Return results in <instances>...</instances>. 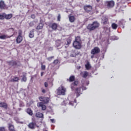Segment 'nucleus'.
Instances as JSON below:
<instances>
[{"label": "nucleus", "mask_w": 131, "mask_h": 131, "mask_svg": "<svg viewBox=\"0 0 131 131\" xmlns=\"http://www.w3.org/2000/svg\"><path fill=\"white\" fill-rule=\"evenodd\" d=\"M39 100L41 102L37 103V106L38 107H41L42 110L45 111L47 109V106L43 104H49L50 103V98L48 97L40 96L39 97Z\"/></svg>", "instance_id": "1"}, {"label": "nucleus", "mask_w": 131, "mask_h": 131, "mask_svg": "<svg viewBox=\"0 0 131 131\" xmlns=\"http://www.w3.org/2000/svg\"><path fill=\"white\" fill-rule=\"evenodd\" d=\"M78 85V81H75L74 82L71 84V89L72 91H75V94L76 95V98H78L82 93H81V88H75V86H77Z\"/></svg>", "instance_id": "2"}, {"label": "nucleus", "mask_w": 131, "mask_h": 131, "mask_svg": "<svg viewBox=\"0 0 131 131\" xmlns=\"http://www.w3.org/2000/svg\"><path fill=\"white\" fill-rule=\"evenodd\" d=\"M99 27H100V23L97 21H95L92 24H90L88 25L87 29L89 31H94V30H96Z\"/></svg>", "instance_id": "3"}, {"label": "nucleus", "mask_w": 131, "mask_h": 131, "mask_svg": "<svg viewBox=\"0 0 131 131\" xmlns=\"http://www.w3.org/2000/svg\"><path fill=\"white\" fill-rule=\"evenodd\" d=\"M104 5L107 9H112V8H114V6H115V2H114L113 0L107 1L105 2Z\"/></svg>", "instance_id": "4"}, {"label": "nucleus", "mask_w": 131, "mask_h": 131, "mask_svg": "<svg viewBox=\"0 0 131 131\" xmlns=\"http://www.w3.org/2000/svg\"><path fill=\"white\" fill-rule=\"evenodd\" d=\"M7 63L9 66H17V67H20L21 66V63L20 61L11 60L7 61Z\"/></svg>", "instance_id": "5"}, {"label": "nucleus", "mask_w": 131, "mask_h": 131, "mask_svg": "<svg viewBox=\"0 0 131 131\" xmlns=\"http://www.w3.org/2000/svg\"><path fill=\"white\" fill-rule=\"evenodd\" d=\"M81 45H82V42L74 41L73 43V47H74L76 50H80V49L82 47Z\"/></svg>", "instance_id": "6"}, {"label": "nucleus", "mask_w": 131, "mask_h": 131, "mask_svg": "<svg viewBox=\"0 0 131 131\" xmlns=\"http://www.w3.org/2000/svg\"><path fill=\"white\" fill-rule=\"evenodd\" d=\"M66 92V89L64 88L63 86H60L57 90V94L64 96L65 95Z\"/></svg>", "instance_id": "7"}, {"label": "nucleus", "mask_w": 131, "mask_h": 131, "mask_svg": "<svg viewBox=\"0 0 131 131\" xmlns=\"http://www.w3.org/2000/svg\"><path fill=\"white\" fill-rule=\"evenodd\" d=\"M84 10L86 13H90L93 11V6H91L90 5H85L83 7Z\"/></svg>", "instance_id": "8"}, {"label": "nucleus", "mask_w": 131, "mask_h": 131, "mask_svg": "<svg viewBox=\"0 0 131 131\" xmlns=\"http://www.w3.org/2000/svg\"><path fill=\"white\" fill-rule=\"evenodd\" d=\"M101 52L100 48L98 47H94V49H92L91 52V55H96V54H99Z\"/></svg>", "instance_id": "9"}, {"label": "nucleus", "mask_w": 131, "mask_h": 131, "mask_svg": "<svg viewBox=\"0 0 131 131\" xmlns=\"http://www.w3.org/2000/svg\"><path fill=\"white\" fill-rule=\"evenodd\" d=\"M71 41H72V38L71 37H69L66 39L64 41V46L66 48H68L70 44L71 43Z\"/></svg>", "instance_id": "10"}, {"label": "nucleus", "mask_w": 131, "mask_h": 131, "mask_svg": "<svg viewBox=\"0 0 131 131\" xmlns=\"http://www.w3.org/2000/svg\"><path fill=\"white\" fill-rule=\"evenodd\" d=\"M71 41H72V38L71 37H69L66 39L64 41V46L66 48H68L70 44L71 43Z\"/></svg>", "instance_id": "11"}, {"label": "nucleus", "mask_w": 131, "mask_h": 131, "mask_svg": "<svg viewBox=\"0 0 131 131\" xmlns=\"http://www.w3.org/2000/svg\"><path fill=\"white\" fill-rule=\"evenodd\" d=\"M28 126L29 128H30V129H34L35 128V126H36V122L33 121V122H30L28 125Z\"/></svg>", "instance_id": "12"}, {"label": "nucleus", "mask_w": 131, "mask_h": 131, "mask_svg": "<svg viewBox=\"0 0 131 131\" xmlns=\"http://www.w3.org/2000/svg\"><path fill=\"white\" fill-rule=\"evenodd\" d=\"M0 9L1 10H6L7 9V5H6L5 2L3 0L0 1Z\"/></svg>", "instance_id": "13"}, {"label": "nucleus", "mask_w": 131, "mask_h": 131, "mask_svg": "<svg viewBox=\"0 0 131 131\" xmlns=\"http://www.w3.org/2000/svg\"><path fill=\"white\" fill-rule=\"evenodd\" d=\"M20 80V78L16 76H14L13 78L10 80V82H18Z\"/></svg>", "instance_id": "14"}, {"label": "nucleus", "mask_w": 131, "mask_h": 131, "mask_svg": "<svg viewBox=\"0 0 131 131\" xmlns=\"http://www.w3.org/2000/svg\"><path fill=\"white\" fill-rule=\"evenodd\" d=\"M0 107L7 110L8 109V104L6 102H0Z\"/></svg>", "instance_id": "15"}, {"label": "nucleus", "mask_w": 131, "mask_h": 131, "mask_svg": "<svg viewBox=\"0 0 131 131\" xmlns=\"http://www.w3.org/2000/svg\"><path fill=\"white\" fill-rule=\"evenodd\" d=\"M5 18L6 20H10V19H12V18H13V14L10 13L7 14L5 13Z\"/></svg>", "instance_id": "16"}, {"label": "nucleus", "mask_w": 131, "mask_h": 131, "mask_svg": "<svg viewBox=\"0 0 131 131\" xmlns=\"http://www.w3.org/2000/svg\"><path fill=\"white\" fill-rule=\"evenodd\" d=\"M125 22L126 21L124 20V19H121L119 21L118 24L120 26H122V28L124 29Z\"/></svg>", "instance_id": "17"}, {"label": "nucleus", "mask_w": 131, "mask_h": 131, "mask_svg": "<svg viewBox=\"0 0 131 131\" xmlns=\"http://www.w3.org/2000/svg\"><path fill=\"white\" fill-rule=\"evenodd\" d=\"M11 36H9L8 35H1L0 36V39H7L8 38H11L12 37Z\"/></svg>", "instance_id": "18"}, {"label": "nucleus", "mask_w": 131, "mask_h": 131, "mask_svg": "<svg viewBox=\"0 0 131 131\" xmlns=\"http://www.w3.org/2000/svg\"><path fill=\"white\" fill-rule=\"evenodd\" d=\"M50 27L53 29V30H57V28H58V24L56 23H53L51 25Z\"/></svg>", "instance_id": "19"}, {"label": "nucleus", "mask_w": 131, "mask_h": 131, "mask_svg": "<svg viewBox=\"0 0 131 131\" xmlns=\"http://www.w3.org/2000/svg\"><path fill=\"white\" fill-rule=\"evenodd\" d=\"M22 40H23V37L22 36H18L16 38L17 43H20Z\"/></svg>", "instance_id": "20"}, {"label": "nucleus", "mask_w": 131, "mask_h": 131, "mask_svg": "<svg viewBox=\"0 0 131 131\" xmlns=\"http://www.w3.org/2000/svg\"><path fill=\"white\" fill-rule=\"evenodd\" d=\"M29 37H30V38H33V37H34V29L30 31Z\"/></svg>", "instance_id": "21"}, {"label": "nucleus", "mask_w": 131, "mask_h": 131, "mask_svg": "<svg viewBox=\"0 0 131 131\" xmlns=\"http://www.w3.org/2000/svg\"><path fill=\"white\" fill-rule=\"evenodd\" d=\"M35 116L38 118H43V114L40 112H37L36 113Z\"/></svg>", "instance_id": "22"}, {"label": "nucleus", "mask_w": 131, "mask_h": 131, "mask_svg": "<svg viewBox=\"0 0 131 131\" xmlns=\"http://www.w3.org/2000/svg\"><path fill=\"white\" fill-rule=\"evenodd\" d=\"M67 80L68 81H69V82H73V81H75V76H71L69 79H68Z\"/></svg>", "instance_id": "23"}, {"label": "nucleus", "mask_w": 131, "mask_h": 131, "mask_svg": "<svg viewBox=\"0 0 131 131\" xmlns=\"http://www.w3.org/2000/svg\"><path fill=\"white\" fill-rule=\"evenodd\" d=\"M81 74H82V77H83V78H86V77L89 76V72H88L87 71L82 72Z\"/></svg>", "instance_id": "24"}, {"label": "nucleus", "mask_w": 131, "mask_h": 131, "mask_svg": "<svg viewBox=\"0 0 131 131\" xmlns=\"http://www.w3.org/2000/svg\"><path fill=\"white\" fill-rule=\"evenodd\" d=\"M27 113L29 114V115H30V116H32L33 115V112H32V110H31V108H28L27 109L26 111Z\"/></svg>", "instance_id": "25"}, {"label": "nucleus", "mask_w": 131, "mask_h": 131, "mask_svg": "<svg viewBox=\"0 0 131 131\" xmlns=\"http://www.w3.org/2000/svg\"><path fill=\"white\" fill-rule=\"evenodd\" d=\"M69 21H70V22H71V23H73V22H74V21H75V17H74V16H69Z\"/></svg>", "instance_id": "26"}, {"label": "nucleus", "mask_w": 131, "mask_h": 131, "mask_svg": "<svg viewBox=\"0 0 131 131\" xmlns=\"http://www.w3.org/2000/svg\"><path fill=\"white\" fill-rule=\"evenodd\" d=\"M42 28H43V24H42V23H40L38 25V26L36 28V29H37V30H39L40 29H42Z\"/></svg>", "instance_id": "27"}, {"label": "nucleus", "mask_w": 131, "mask_h": 131, "mask_svg": "<svg viewBox=\"0 0 131 131\" xmlns=\"http://www.w3.org/2000/svg\"><path fill=\"white\" fill-rule=\"evenodd\" d=\"M74 41H78L79 42H82L81 38L80 36H76L75 37V40Z\"/></svg>", "instance_id": "28"}, {"label": "nucleus", "mask_w": 131, "mask_h": 131, "mask_svg": "<svg viewBox=\"0 0 131 131\" xmlns=\"http://www.w3.org/2000/svg\"><path fill=\"white\" fill-rule=\"evenodd\" d=\"M85 67L86 69V70H90L91 68H92V67L91 66V64H90V62H88L85 65Z\"/></svg>", "instance_id": "29"}, {"label": "nucleus", "mask_w": 131, "mask_h": 131, "mask_svg": "<svg viewBox=\"0 0 131 131\" xmlns=\"http://www.w3.org/2000/svg\"><path fill=\"white\" fill-rule=\"evenodd\" d=\"M77 55V53L75 52V50H72L71 53V57H75Z\"/></svg>", "instance_id": "30"}, {"label": "nucleus", "mask_w": 131, "mask_h": 131, "mask_svg": "<svg viewBox=\"0 0 131 131\" xmlns=\"http://www.w3.org/2000/svg\"><path fill=\"white\" fill-rule=\"evenodd\" d=\"M117 27H118V26L117 25V24H115V23H113L112 24V28H113V29H117Z\"/></svg>", "instance_id": "31"}, {"label": "nucleus", "mask_w": 131, "mask_h": 131, "mask_svg": "<svg viewBox=\"0 0 131 131\" xmlns=\"http://www.w3.org/2000/svg\"><path fill=\"white\" fill-rule=\"evenodd\" d=\"M27 81V78L26 77V75H23V78L21 79V81H24L25 82H26Z\"/></svg>", "instance_id": "32"}, {"label": "nucleus", "mask_w": 131, "mask_h": 131, "mask_svg": "<svg viewBox=\"0 0 131 131\" xmlns=\"http://www.w3.org/2000/svg\"><path fill=\"white\" fill-rule=\"evenodd\" d=\"M5 13H2V14H0V20H5Z\"/></svg>", "instance_id": "33"}, {"label": "nucleus", "mask_w": 131, "mask_h": 131, "mask_svg": "<svg viewBox=\"0 0 131 131\" xmlns=\"http://www.w3.org/2000/svg\"><path fill=\"white\" fill-rule=\"evenodd\" d=\"M103 24L104 25H106V24H108V18L105 17V18H104Z\"/></svg>", "instance_id": "34"}, {"label": "nucleus", "mask_w": 131, "mask_h": 131, "mask_svg": "<svg viewBox=\"0 0 131 131\" xmlns=\"http://www.w3.org/2000/svg\"><path fill=\"white\" fill-rule=\"evenodd\" d=\"M76 103V99H74V101H70L69 102V105L71 106H74V103Z\"/></svg>", "instance_id": "35"}, {"label": "nucleus", "mask_w": 131, "mask_h": 131, "mask_svg": "<svg viewBox=\"0 0 131 131\" xmlns=\"http://www.w3.org/2000/svg\"><path fill=\"white\" fill-rule=\"evenodd\" d=\"M9 112L7 113V114H9V115H11L12 116L13 114H14V113L13 112V111H12V110L9 109V111H8Z\"/></svg>", "instance_id": "36"}, {"label": "nucleus", "mask_w": 131, "mask_h": 131, "mask_svg": "<svg viewBox=\"0 0 131 131\" xmlns=\"http://www.w3.org/2000/svg\"><path fill=\"white\" fill-rule=\"evenodd\" d=\"M53 63V64H54V65H57V64H58V63H59V60L55 59L54 60Z\"/></svg>", "instance_id": "37"}, {"label": "nucleus", "mask_w": 131, "mask_h": 131, "mask_svg": "<svg viewBox=\"0 0 131 131\" xmlns=\"http://www.w3.org/2000/svg\"><path fill=\"white\" fill-rule=\"evenodd\" d=\"M57 21H61V14H59L57 16Z\"/></svg>", "instance_id": "38"}, {"label": "nucleus", "mask_w": 131, "mask_h": 131, "mask_svg": "<svg viewBox=\"0 0 131 131\" xmlns=\"http://www.w3.org/2000/svg\"><path fill=\"white\" fill-rule=\"evenodd\" d=\"M23 32L22 30H19L18 31V36H22Z\"/></svg>", "instance_id": "39"}, {"label": "nucleus", "mask_w": 131, "mask_h": 131, "mask_svg": "<svg viewBox=\"0 0 131 131\" xmlns=\"http://www.w3.org/2000/svg\"><path fill=\"white\" fill-rule=\"evenodd\" d=\"M0 131H6V127H0Z\"/></svg>", "instance_id": "40"}, {"label": "nucleus", "mask_w": 131, "mask_h": 131, "mask_svg": "<svg viewBox=\"0 0 131 131\" xmlns=\"http://www.w3.org/2000/svg\"><path fill=\"white\" fill-rule=\"evenodd\" d=\"M41 70H46V66L43 65L42 63H41Z\"/></svg>", "instance_id": "41"}, {"label": "nucleus", "mask_w": 131, "mask_h": 131, "mask_svg": "<svg viewBox=\"0 0 131 131\" xmlns=\"http://www.w3.org/2000/svg\"><path fill=\"white\" fill-rule=\"evenodd\" d=\"M53 59H54V56H51V57H48L47 58V60H48V61H52Z\"/></svg>", "instance_id": "42"}, {"label": "nucleus", "mask_w": 131, "mask_h": 131, "mask_svg": "<svg viewBox=\"0 0 131 131\" xmlns=\"http://www.w3.org/2000/svg\"><path fill=\"white\" fill-rule=\"evenodd\" d=\"M81 88H82V91H85V90H86V87H85L84 85H82Z\"/></svg>", "instance_id": "43"}, {"label": "nucleus", "mask_w": 131, "mask_h": 131, "mask_svg": "<svg viewBox=\"0 0 131 131\" xmlns=\"http://www.w3.org/2000/svg\"><path fill=\"white\" fill-rule=\"evenodd\" d=\"M31 18H32V19H35V14H32L31 16Z\"/></svg>", "instance_id": "44"}, {"label": "nucleus", "mask_w": 131, "mask_h": 131, "mask_svg": "<svg viewBox=\"0 0 131 131\" xmlns=\"http://www.w3.org/2000/svg\"><path fill=\"white\" fill-rule=\"evenodd\" d=\"M44 85H45V88H48V86L49 85V84H48V82H45Z\"/></svg>", "instance_id": "45"}, {"label": "nucleus", "mask_w": 131, "mask_h": 131, "mask_svg": "<svg viewBox=\"0 0 131 131\" xmlns=\"http://www.w3.org/2000/svg\"><path fill=\"white\" fill-rule=\"evenodd\" d=\"M41 92L43 94H46V92H47V91H46L45 89H42Z\"/></svg>", "instance_id": "46"}, {"label": "nucleus", "mask_w": 131, "mask_h": 131, "mask_svg": "<svg viewBox=\"0 0 131 131\" xmlns=\"http://www.w3.org/2000/svg\"><path fill=\"white\" fill-rule=\"evenodd\" d=\"M50 121H51V122H52V123H55V119H50Z\"/></svg>", "instance_id": "47"}, {"label": "nucleus", "mask_w": 131, "mask_h": 131, "mask_svg": "<svg viewBox=\"0 0 131 131\" xmlns=\"http://www.w3.org/2000/svg\"><path fill=\"white\" fill-rule=\"evenodd\" d=\"M19 106H20V107H24V105L22 103H20V104H19Z\"/></svg>", "instance_id": "48"}, {"label": "nucleus", "mask_w": 131, "mask_h": 131, "mask_svg": "<svg viewBox=\"0 0 131 131\" xmlns=\"http://www.w3.org/2000/svg\"><path fill=\"white\" fill-rule=\"evenodd\" d=\"M43 75V72H41V76H42Z\"/></svg>", "instance_id": "49"}, {"label": "nucleus", "mask_w": 131, "mask_h": 131, "mask_svg": "<svg viewBox=\"0 0 131 131\" xmlns=\"http://www.w3.org/2000/svg\"><path fill=\"white\" fill-rule=\"evenodd\" d=\"M91 58L93 59V58H94V55L91 56Z\"/></svg>", "instance_id": "50"}, {"label": "nucleus", "mask_w": 131, "mask_h": 131, "mask_svg": "<svg viewBox=\"0 0 131 131\" xmlns=\"http://www.w3.org/2000/svg\"><path fill=\"white\" fill-rule=\"evenodd\" d=\"M18 111H21V108H18Z\"/></svg>", "instance_id": "51"}, {"label": "nucleus", "mask_w": 131, "mask_h": 131, "mask_svg": "<svg viewBox=\"0 0 131 131\" xmlns=\"http://www.w3.org/2000/svg\"><path fill=\"white\" fill-rule=\"evenodd\" d=\"M15 114H17V111H15Z\"/></svg>", "instance_id": "52"}, {"label": "nucleus", "mask_w": 131, "mask_h": 131, "mask_svg": "<svg viewBox=\"0 0 131 131\" xmlns=\"http://www.w3.org/2000/svg\"><path fill=\"white\" fill-rule=\"evenodd\" d=\"M96 1H97V2H100V0H96Z\"/></svg>", "instance_id": "53"}, {"label": "nucleus", "mask_w": 131, "mask_h": 131, "mask_svg": "<svg viewBox=\"0 0 131 131\" xmlns=\"http://www.w3.org/2000/svg\"><path fill=\"white\" fill-rule=\"evenodd\" d=\"M87 85H89V83L87 84Z\"/></svg>", "instance_id": "54"}, {"label": "nucleus", "mask_w": 131, "mask_h": 131, "mask_svg": "<svg viewBox=\"0 0 131 131\" xmlns=\"http://www.w3.org/2000/svg\"><path fill=\"white\" fill-rule=\"evenodd\" d=\"M43 131H48V130H43Z\"/></svg>", "instance_id": "55"}, {"label": "nucleus", "mask_w": 131, "mask_h": 131, "mask_svg": "<svg viewBox=\"0 0 131 131\" xmlns=\"http://www.w3.org/2000/svg\"><path fill=\"white\" fill-rule=\"evenodd\" d=\"M13 109H15V107H13Z\"/></svg>", "instance_id": "56"}]
</instances>
